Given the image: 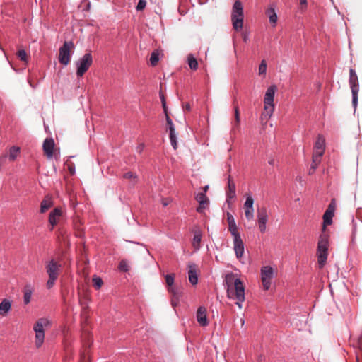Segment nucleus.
I'll list each match as a JSON object with an SVG mask.
<instances>
[{
    "mask_svg": "<svg viewBox=\"0 0 362 362\" xmlns=\"http://www.w3.org/2000/svg\"><path fill=\"white\" fill-rule=\"evenodd\" d=\"M225 281L227 285V293L230 298L236 299V305L242 308V303L245 300V288L243 284L238 278H235L233 274L226 276Z\"/></svg>",
    "mask_w": 362,
    "mask_h": 362,
    "instance_id": "obj_1",
    "label": "nucleus"
},
{
    "mask_svg": "<svg viewBox=\"0 0 362 362\" xmlns=\"http://www.w3.org/2000/svg\"><path fill=\"white\" fill-rule=\"evenodd\" d=\"M276 86L275 85L270 86L266 90L264 97V110L261 114L260 119L265 123L270 119L274 111V99Z\"/></svg>",
    "mask_w": 362,
    "mask_h": 362,
    "instance_id": "obj_2",
    "label": "nucleus"
},
{
    "mask_svg": "<svg viewBox=\"0 0 362 362\" xmlns=\"http://www.w3.org/2000/svg\"><path fill=\"white\" fill-rule=\"evenodd\" d=\"M61 268L62 264L54 259H52L45 263V269L49 277L46 283L47 289H51L54 286L55 282L59 277Z\"/></svg>",
    "mask_w": 362,
    "mask_h": 362,
    "instance_id": "obj_3",
    "label": "nucleus"
},
{
    "mask_svg": "<svg viewBox=\"0 0 362 362\" xmlns=\"http://www.w3.org/2000/svg\"><path fill=\"white\" fill-rule=\"evenodd\" d=\"M329 237L327 234L322 233L320 235L317 247V256L320 268H322L327 262L328 256Z\"/></svg>",
    "mask_w": 362,
    "mask_h": 362,
    "instance_id": "obj_4",
    "label": "nucleus"
},
{
    "mask_svg": "<svg viewBox=\"0 0 362 362\" xmlns=\"http://www.w3.org/2000/svg\"><path fill=\"white\" fill-rule=\"evenodd\" d=\"M51 325V321L45 317L38 319L33 326V330L35 333V346L38 349L42 346L45 340L44 327Z\"/></svg>",
    "mask_w": 362,
    "mask_h": 362,
    "instance_id": "obj_5",
    "label": "nucleus"
},
{
    "mask_svg": "<svg viewBox=\"0 0 362 362\" xmlns=\"http://www.w3.org/2000/svg\"><path fill=\"white\" fill-rule=\"evenodd\" d=\"M243 6L240 1L236 0L233 6L231 21L235 30L240 31L243 25Z\"/></svg>",
    "mask_w": 362,
    "mask_h": 362,
    "instance_id": "obj_6",
    "label": "nucleus"
},
{
    "mask_svg": "<svg viewBox=\"0 0 362 362\" xmlns=\"http://www.w3.org/2000/svg\"><path fill=\"white\" fill-rule=\"evenodd\" d=\"M349 83L352 93V105L356 110L358 104V94L359 91V83L358 76L354 69H349Z\"/></svg>",
    "mask_w": 362,
    "mask_h": 362,
    "instance_id": "obj_7",
    "label": "nucleus"
},
{
    "mask_svg": "<svg viewBox=\"0 0 362 362\" xmlns=\"http://www.w3.org/2000/svg\"><path fill=\"white\" fill-rule=\"evenodd\" d=\"M93 64V57L90 52L86 53L81 58L76 62V75L82 77Z\"/></svg>",
    "mask_w": 362,
    "mask_h": 362,
    "instance_id": "obj_8",
    "label": "nucleus"
},
{
    "mask_svg": "<svg viewBox=\"0 0 362 362\" xmlns=\"http://www.w3.org/2000/svg\"><path fill=\"white\" fill-rule=\"evenodd\" d=\"M74 48V45L72 41H66L59 50V62L60 64L66 66L71 59L70 52L71 49Z\"/></svg>",
    "mask_w": 362,
    "mask_h": 362,
    "instance_id": "obj_9",
    "label": "nucleus"
},
{
    "mask_svg": "<svg viewBox=\"0 0 362 362\" xmlns=\"http://www.w3.org/2000/svg\"><path fill=\"white\" fill-rule=\"evenodd\" d=\"M274 276V269L270 266H264L261 269V279L264 290H269L271 280Z\"/></svg>",
    "mask_w": 362,
    "mask_h": 362,
    "instance_id": "obj_10",
    "label": "nucleus"
},
{
    "mask_svg": "<svg viewBox=\"0 0 362 362\" xmlns=\"http://www.w3.org/2000/svg\"><path fill=\"white\" fill-rule=\"evenodd\" d=\"M335 208L336 202L335 200L333 199L331 200V202L328 205V207L323 215V231L325 230V228L327 226H329L332 223V218L334 215Z\"/></svg>",
    "mask_w": 362,
    "mask_h": 362,
    "instance_id": "obj_11",
    "label": "nucleus"
},
{
    "mask_svg": "<svg viewBox=\"0 0 362 362\" xmlns=\"http://www.w3.org/2000/svg\"><path fill=\"white\" fill-rule=\"evenodd\" d=\"M246 200L244 203L245 215L248 221H251L254 218V199L250 193L245 194Z\"/></svg>",
    "mask_w": 362,
    "mask_h": 362,
    "instance_id": "obj_12",
    "label": "nucleus"
},
{
    "mask_svg": "<svg viewBox=\"0 0 362 362\" xmlns=\"http://www.w3.org/2000/svg\"><path fill=\"white\" fill-rule=\"evenodd\" d=\"M325 148V139L322 135H318L314 146L313 156L321 157L323 156Z\"/></svg>",
    "mask_w": 362,
    "mask_h": 362,
    "instance_id": "obj_13",
    "label": "nucleus"
},
{
    "mask_svg": "<svg viewBox=\"0 0 362 362\" xmlns=\"http://www.w3.org/2000/svg\"><path fill=\"white\" fill-rule=\"evenodd\" d=\"M43 151L47 158L53 157V150L54 147V141L52 138H46L43 142Z\"/></svg>",
    "mask_w": 362,
    "mask_h": 362,
    "instance_id": "obj_14",
    "label": "nucleus"
},
{
    "mask_svg": "<svg viewBox=\"0 0 362 362\" xmlns=\"http://www.w3.org/2000/svg\"><path fill=\"white\" fill-rule=\"evenodd\" d=\"M197 320L198 323L202 326L206 327L209 325V321L206 315V310L204 307L200 306L197 311Z\"/></svg>",
    "mask_w": 362,
    "mask_h": 362,
    "instance_id": "obj_15",
    "label": "nucleus"
},
{
    "mask_svg": "<svg viewBox=\"0 0 362 362\" xmlns=\"http://www.w3.org/2000/svg\"><path fill=\"white\" fill-rule=\"evenodd\" d=\"M62 211L60 208H54L49 214V223L52 226L51 230H53L54 227L57 225L59 218L62 216Z\"/></svg>",
    "mask_w": 362,
    "mask_h": 362,
    "instance_id": "obj_16",
    "label": "nucleus"
},
{
    "mask_svg": "<svg viewBox=\"0 0 362 362\" xmlns=\"http://www.w3.org/2000/svg\"><path fill=\"white\" fill-rule=\"evenodd\" d=\"M233 249L237 259H240L245 251L244 243L242 238L233 240Z\"/></svg>",
    "mask_w": 362,
    "mask_h": 362,
    "instance_id": "obj_17",
    "label": "nucleus"
},
{
    "mask_svg": "<svg viewBox=\"0 0 362 362\" xmlns=\"http://www.w3.org/2000/svg\"><path fill=\"white\" fill-rule=\"evenodd\" d=\"M188 269L189 281L192 285H196L198 283L197 265L194 263L189 264Z\"/></svg>",
    "mask_w": 362,
    "mask_h": 362,
    "instance_id": "obj_18",
    "label": "nucleus"
},
{
    "mask_svg": "<svg viewBox=\"0 0 362 362\" xmlns=\"http://www.w3.org/2000/svg\"><path fill=\"white\" fill-rule=\"evenodd\" d=\"M226 194L227 197V202H228L229 199H235L236 197L235 185L232 180L230 175L228 177V189H226Z\"/></svg>",
    "mask_w": 362,
    "mask_h": 362,
    "instance_id": "obj_19",
    "label": "nucleus"
},
{
    "mask_svg": "<svg viewBox=\"0 0 362 362\" xmlns=\"http://www.w3.org/2000/svg\"><path fill=\"white\" fill-rule=\"evenodd\" d=\"M33 291H34V287L32 284H27L25 285L23 290V303L25 305H28L30 303Z\"/></svg>",
    "mask_w": 362,
    "mask_h": 362,
    "instance_id": "obj_20",
    "label": "nucleus"
},
{
    "mask_svg": "<svg viewBox=\"0 0 362 362\" xmlns=\"http://www.w3.org/2000/svg\"><path fill=\"white\" fill-rule=\"evenodd\" d=\"M257 222L267 223L269 216L267 214V209L266 207H262L257 211Z\"/></svg>",
    "mask_w": 362,
    "mask_h": 362,
    "instance_id": "obj_21",
    "label": "nucleus"
},
{
    "mask_svg": "<svg viewBox=\"0 0 362 362\" xmlns=\"http://www.w3.org/2000/svg\"><path fill=\"white\" fill-rule=\"evenodd\" d=\"M11 308V300L5 298L0 303V315H6Z\"/></svg>",
    "mask_w": 362,
    "mask_h": 362,
    "instance_id": "obj_22",
    "label": "nucleus"
},
{
    "mask_svg": "<svg viewBox=\"0 0 362 362\" xmlns=\"http://www.w3.org/2000/svg\"><path fill=\"white\" fill-rule=\"evenodd\" d=\"M53 205V202L52 198L46 196L40 204V213L43 214L46 212Z\"/></svg>",
    "mask_w": 362,
    "mask_h": 362,
    "instance_id": "obj_23",
    "label": "nucleus"
},
{
    "mask_svg": "<svg viewBox=\"0 0 362 362\" xmlns=\"http://www.w3.org/2000/svg\"><path fill=\"white\" fill-rule=\"evenodd\" d=\"M267 15L269 17V22L272 24V26L274 27L276 24L278 19L275 9L273 7H269L267 10Z\"/></svg>",
    "mask_w": 362,
    "mask_h": 362,
    "instance_id": "obj_24",
    "label": "nucleus"
},
{
    "mask_svg": "<svg viewBox=\"0 0 362 362\" xmlns=\"http://www.w3.org/2000/svg\"><path fill=\"white\" fill-rule=\"evenodd\" d=\"M202 240V233L200 231L195 232L193 238L192 245L196 250L200 248V243Z\"/></svg>",
    "mask_w": 362,
    "mask_h": 362,
    "instance_id": "obj_25",
    "label": "nucleus"
},
{
    "mask_svg": "<svg viewBox=\"0 0 362 362\" xmlns=\"http://www.w3.org/2000/svg\"><path fill=\"white\" fill-rule=\"evenodd\" d=\"M20 148L16 146H12L9 150V160L13 161L18 156Z\"/></svg>",
    "mask_w": 362,
    "mask_h": 362,
    "instance_id": "obj_26",
    "label": "nucleus"
},
{
    "mask_svg": "<svg viewBox=\"0 0 362 362\" xmlns=\"http://www.w3.org/2000/svg\"><path fill=\"white\" fill-rule=\"evenodd\" d=\"M188 65L192 70H197L198 68V62L196 58L192 55L189 54L187 57Z\"/></svg>",
    "mask_w": 362,
    "mask_h": 362,
    "instance_id": "obj_27",
    "label": "nucleus"
},
{
    "mask_svg": "<svg viewBox=\"0 0 362 362\" xmlns=\"http://www.w3.org/2000/svg\"><path fill=\"white\" fill-rule=\"evenodd\" d=\"M228 230L230 232L233 240L241 238L239 232L238 231V227L236 223L228 226Z\"/></svg>",
    "mask_w": 362,
    "mask_h": 362,
    "instance_id": "obj_28",
    "label": "nucleus"
},
{
    "mask_svg": "<svg viewBox=\"0 0 362 362\" xmlns=\"http://www.w3.org/2000/svg\"><path fill=\"white\" fill-rule=\"evenodd\" d=\"M196 200L199 203L200 205L206 204L209 199L204 192L198 193L195 197Z\"/></svg>",
    "mask_w": 362,
    "mask_h": 362,
    "instance_id": "obj_29",
    "label": "nucleus"
},
{
    "mask_svg": "<svg viewBox=\"0 0 362 362\" xmlns=\"http://www.w3.org/2000/svg\"><path fill=\"white\" fill-rule=\"evenodd\" d=\"M93 284L95 289H100L103 285V280L100 277L94 275L93 276Z\"/></svg>",
    "mask_w": 362,
    "mask_h": 362,
    "instance_id": "obj_30",
    "label": "nucleus"
},
{
    "mask_svg": "<svg viewBox=\"0 0 362 362\" xmlns=\"http://www.w3.org/2000/svg\"><path fill=\"white\" fill-rule=\"evenodd\" d=\"M267 66L266 61L264 59L262 60V62L259 66V69H258L259 75L265 76L266 72H267Z\"/></svg>",
    "mask_w": 362,
    "mask_h": 362,
    "instance_id": "obj_31",
    "label": "nucleus"
},
{
    "mask_svg": "<svg viewBox=\"0 0 362 362\" xmlns=\"http://www.w3.org/2000/svg\"><path fill=\"white\" fill-rule=\"evenodd\" d=\"M170 141V144L173 146L174 150H176L177 148V135L175 132L169 133Z\"/></svg>",
    "mask_w": 362,
    "mask_h": 362,
    "instance_id": "obj_32",
    "label": "nucleus"
},
{
    "mask_svg": "<svg viewBox=\"0 0 362 362\" xmlns=\"http://www.w3.org/2000/svg\"><path fill=\"white\" fill-rule=\"evenodd\" d=\"M320 162L321 157H317L316 156L313 155L312 165L310 167L311 170H313V172H315Z\"/></svg>",
    "mask_w": 362,
    "mask_h": 362,
    "instance_id": "obj_33",
    "label": "nucleus"
},
{
    "mask_svg": "<svg viewBox=\"0 0 362 362\" xmlns=\"http://www.w3.org/2000/svg\"><path fill=\"white\" fill-rule=\"evenodd\" d=\"M165 282L168 286V288L171 287L174 284L175 281V274H170L165 276Z\"/></svg>",
    "mask_w": 362,
    "mask_h": 362,
    "instance_id": "obj_34",
    "label": "nucleus"
},
{
    "mask_svg": "<svg viewBox=\"0 0 362 362\" xmlns=\"http://www.w3.org/2000/svg\"><path fill=\"white\" fill-rule=\"evenodd\" d=\"M165 116H166V122H167V124L168 126L169 133L175 132V127H174L172 119L168 116V113L165 114Z\"/></svg>",
    "mask_w": 362,
    "mask_h": 362,
    "instance_id": "obj_35",
    "label": "nucleus"
},
{
    "mask_svg": "<svg viewBox=\"0 0 362 362\" xmlns=\"http://www.w3.org/2000/svg\"><path fill=\"white\" fill-rule=\"evenodd\" d=\"M159 60L158 54L153 52L151 54L150 62L152 66H156Z\"/></svg>",
    "mask_w": 362,
    "mask_h": 362,
    "instance_id": "obj_36",
    "label": "nucleus"
},
{
    "mask_svg": "<svg viewBox=\"0 0 362 362\" xmlns=\"http://www.w3.org/2000/svg\"><path fill=\"white\" fill-rule=\"evenodd\" d=\"M18 57L23 62L27 61V54L24 49H21L17 53Z\"/></svg>",
    "mask_w": 362,
    "mask_h": 362,
    "instance_id": "obj_37",
    "label": "nucleus"
},
{
    "mask_svg": "<svg viewBox=\"0 0 362 362\" xmlns=\"http://www.w3.org/2000/svg\"><path fill=\"white\" fill-rule=\"evenodd\" d=\"M146 0H139L138 4H137V6L136 7V9L138 11H143L146 8Z\"/></svg>",
    "mask_w": 362,
    "mask_h": 362,
    "instance_id": "obj_38",
    "label": "nucleus"
},
{
    "mask_svg": "<svg viewBox=\"0 0 362 362\" xmlns=\"http://www.w3.org/2000/svg\"><path fill=\"white\" fill-rule=\"evenodd\" d=\"M119 269L122 272H127L129 270V265L126 261L122 260L119 262Z\"/></svg>",
    "mask_w": 362,
    "mask_h": 362,
    "instance_id": "obj_39",
    "label": "nucleus"
},
{
    "mask_svg": "<svg viewBox=\"0 0 362 362\" xmlns=\"http://www.w3.org/2000/svg\"><path fill=\"white\" fill-rule=\"evenodd\" d=\"M168 291L173 295V297H175V298L178 297V295H179L178 290L174 286L168 288Z\"/></svg>",
    "mask_w": 362,
    "mask_h": 362,
    "instance_id": "obj_40",
    "label": "nucleus"
},
{
    "mask_svg": "<svg viewBox=\"0 0 362 362\" xmlns=\"http://www.w3.org/2000/svg\"><path fill=\"white\" fill-rule=\"evenodd\" d=\"M235 125L238 126L240 123V112L238 107H235Z\"/></svg>",
    "mask_w": 362,
    "mask_h": 362,
    "instance_id": "obj_41",
    "label": "nucleus"
},
{
    "mask_svg": "<svg viewBox=\"0 0 362 362\" xmlns=\"http://www.w3.org/2000/svg\"><path fill=\"white\" fill-rule=\"evenodd\" d=\"M227 221H228V226L236 223L235 218L230 213H227Z\"/></svg>",
    "mask_w": 362,
    "mask_h": 362,
    "instance_id": "obj_42",
    "label": "nucleus"
},
{
    "mask_svg": "<svg viewBox=\"0 0 362 362\" xmlns=\"http://www.w3.org/2000/svg\"><path fill=\"white\" fill-rule=\"evenodd\" d=\"M160 100H161V103H162V106L163 107V110L165 112V113L166 114L167 113V107H166V102H165V97L163 94L160 93Z\"/></svg>",
    "mask_w": 362,
    "mask_h": 362,
    "instance_id": "obj_43",
    "label": "nucleus"
},
{
    "mask_svg": "<svg viewBox=\"0 0 362 362\" xmlns=\"http://www.w3.org/2000/svg\"><path fill=\"white\" fill-rule=\"evenodd\" d=\"M267 223H262V222H260V223H258V226H259V230L261 233H264L266 231V228H267Z\"/></svg>",
    "mask_w": 362,
    "mask_h": 362,
    "instance_id": "obj_44",
    "label": "nucleus"
},
{
    "mask_svg": "<svg viewBox=\"0 0 362 362\" xmlns=\"http://www.w3.org/2000/svg\"><path fill=\"white\" fill-rule=\"evenodd\" d=\"M144 147H145L144 144H143V143L139 144L136 146V152H137V153H142V151H144Z\"/></svg>",
    "mask_w": 362,
    "mask_h": 362,
    "instance_id": "obj_45",
    "label": "nucleus"
},
{
    "mask_svg": "<svg viewBox=\"0 0 362 362\" xmlns=\"http://www.w3.org/2000/svg\"><path fill=\"white\" fill-rule=\"evenodd\" d=\"M123 177L125 179H130V178L136 177V176L132 172H127V173H124Z\"/></svg>",
    "mask_w": 362,
    "mask_h": 362,
    "instance_id": "obj_46",
    "label": "nucleus"
},
{
    "mask_svg": "<svg viewBox=\"0 0 362 362\" xmlns=\"http://www.w3.org/2000/svg\"><path fill=\"white\" fill-rule=\"evenodd\" d=\"M191 109V107H190V105L189 103H187L184 106V110H187V111H189Z\"/></svg>",
    "mask_w": 362,
    "mask_h": 362,
    "instance_id": "obj_47",
    "label": "nucleus"
},
{
    "mask_svg": "<svg viewBox=\"0 0 362 362\" xmlns=\"http://www.w3.org/2000/svg\"><path fill=\"white\" fill-rule=\"evenodd\" d=\"M300 5H307V0H300Z\"/></svg>",
    "mask_w": 362,
    "mask_h": 362,
    "instance_id": "obj_48",
    "label": "nucleus"
},
{
    "mask_svg": "<svg viewBox=\"0 0 362 362\" xmlns=\"http://www.w3.org/2000/svg\"><path fill=\"white\" fill-rule=\"evenodd\" d=\"M203 208H204V207H202V206L198 207V208L197 209V212H199V213L202 212V211H203Z\"/></svg>",
    "mask_w": 362,
    "mask_h": 362,
    "instance_id": "obj_49",
    "label": "nucleus"
},
{
    "mask_svg": "<svg viewBox=\"0 0 362 362\" xmlns=\"http://www.w3.org/2000/svg\"><path fill=\"white\" fill-rule=\"evenodd\" d=\"M208 189H209V186L208 185H206V186H205L204 187V192H204L205 194H206V192Z\"/></svg>",
    "mask_w": 362,
    "mask_h": 362,
    "instance_id": "obj_50",
    "label": "nucleus"
},
{
    "mask_svg": "<svg viewBox=\"0 0 362 362\" xmlns=\"http://www.w3.org/2000/svg\"><path fill=\"white\" fill-rule=\"evenodd\" d=\"M243 40H244L245 42H247V35H246V34H245V35H243Z\"/></svg>",
    "mask_w": 362,
    "mask_h": 362,
    "instance_id": "obj_51",
    "label": "nucleus"
},
{
    "mask_svg": "<svg viewBox=\"0 0 362 362\" xmlns=\"http://www.w3.org/2000/svg\"><path fill=\"white\" fill-rule=\"evenodd\" d=\"M269 165H274V160L272 159V160H269Z\"/></svg>",
    "mask_w": 362,
    "mask_h": 362,
    "instance_id": "obj_52",
    "label": "nucleus"
},
{
    "mask_svg": "<svg viewBox=\"0 0 362 362\" xmlns=\"http://www.w3.org/2000/svg\"><path fill=\"white\" fill-rule=\"evenodd\" d=\"M240 322H241V326H243V325H244V324H245V320L242 318V319L240 320Z\"/></svg>",
    "mask_w": 362,
    "mask_h": 362,
    "instance_id": "obj_53",
    "label": "nucleus"
},
{
    "mask_svg": "<svg viewBox=\"0 0 362 362\" xmlns=\"http://www.w3.org/2000/svg\"><path fill=\"white\" fill-rule=\"evenodd\" d=\"M314 172H313V170H311V168H310L309 170V174L311 175L313 174Z\"/></svg>",
    "mask_w": 362,
    "mask_h": 362,
    "instance_id": "obj_54",
    "label": "nucleus"
},
{
    "mask_svg": "<svg viewBox=\"0 0 362 362\" xmlns=\"http://www.w3.org/2000/svg\"><path fill=\"white\" fill-rule=\"evenodd\" d=\"M172 305H173V306H175V305H176V303H174V301H173V302H172Z\"/></svg>",
    "mask_w": 362,
    "mask_h": 362,
    "instance_id": "obj_55",
    "label": "nucleus"
}]
</instances>
